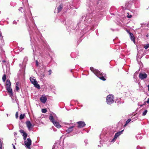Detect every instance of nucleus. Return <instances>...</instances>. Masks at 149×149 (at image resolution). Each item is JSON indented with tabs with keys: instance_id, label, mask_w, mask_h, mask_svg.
<instances>
[{
	"instance_id": "obj_51",
	"label": "nucleus",
	"mask_w": 149,
	"mask_h": 149,
	"mask_svg": "<svg viewBox=\"0 0 149 149\" xmlns=\"http://www.w3.org/2000/svg\"><path fill=\"white\" fill-rule=\"evenodd\" d=\"M3 71H5V69L4 68H3Z\"/></svg>"
},
{
	"instance_id": "obj_5",
	"label": "nucleus",
	"mask_w": 149,
	"mask_h": 149,
	"mask_svg": "<svg viewBox=\"0 0 149 149\" xmlns=\"http://www.w3.org/2000/svg\"><path fill=\"white\" fill-rule=\"evenodd\" d=\"M123 131V130L116 133L114 135V138L112 139L111 142H114L116 140L117 138L122 134Z\"/></svg>"
},
{
	"instance_id": "obj_22",
	"label": "nucleus",
	"mask_w": 149,
	"mask_h": 149,
	"mask_svg": "<svg viewBox=\"0 0 149 149\" xmlns=\"http://www.w3.org/2000/svg\"><path fill=\"white\" fill-rule=\"evenodd\" d=\"M34 86L38 89H40V86L39 85V84H33Z\"/></svg>"
},
{
	"instance_id": "obj_44",
	"label": "nucleus",
	"mask_w": 149,
	"mask_h": 149,
	"mask_svg": "<svg viewBox=\"0 0 149 149\" xmlns=\"http://www.w3.org/2000/svg\"><path fill=\"white\" fill-rule=\"evenodd\" d=\"M137 148V149H140V146H137L136 147Z\"/></svg>"
},
{
	"instance_id": "obj_39",
	"label": "nucleus",
	"mask_w": 149,
	"mask_h": 149,
	"mask_svg": "<svg viewBox=\"0 0 149 149\" xmlns=\"http://www.w3.org/2000/svg\"><path fill=\"white\" fill-rule=\"evenodd\" d=\"M13 24H17L16 21H14L13 22Z\"/></svg>"
},
{
	"instance_id": "obj_28",
	"label": "nucleus",
	"mask_w": 149,
	"mask_h": 149,
	"mask_svg": "<svg viewBox=\"0 0 149 149\" xmlns=\"http://www.w3.org/2000/svg\"><path fill=\"white\" fill-rule=\"evenodd\" d=\"M6 84H11V83L9 79H7L6 80Z\"/></svg>"
},
{
	"instance_id": "obj_15",
	"label": "nucleus",
	"mask_w": 149,
	"mask_h": 149,
	"mask_svg": "<svg viewBox=\"0 0 149 149\" xmlns=\"http://www.w3.org/2000/svg\"><path fill=\"white\" fill-rule=\"evenodd\" d=\"M74 127V126H72L68 128V129L66 130V132H67L68 133H69L72 132L73 130V128Z\"/></svg>"
},
{
	"instance_id": "obj_47",
	"label": "nucleus",
	"mask_w": 149,
	"mask_h": 149,
	"mask_svg": "<svg viewBox=\"0 0 149 149\" xmlns=\"http://www.w3.org/2000/svg\"><path fill=\"white\" fill-rule=\"evenodd\" d=\"M100 138L101 139V138H102V135H100Z\"/></svg>"
},
{
	"instance_id": "obj_31",
	"label": "nucleus",
	"mask_w": 149,
	"mask_h": 149,
	"mask_svg": "<svg viewBox=\"0 0 149 149\" xmlns=\"http://www.w3.org/2000/svg\"><path fill=\"white\" fill-rule=\"evenodd\" d=\"M127 14H128V15H127V17L128 18H131L132 17V15H129V13H127Z\"/></svg>"
},
{
	"instance_id": "obj_50",
	"label": "nucleus",
	"mask_w": 149,
	"mask_h": 149,
	"mask_svg": "<svg viewBox=\"0 0 149 149\" xmlns=\"http://www.w3.org/2000/svg\"><path fill=\"white\" fill-rule=\"evenodd\" d=\"M19 65L20 66H21V64H20Z\"/></svg>"
},
{
	"instance_id": "obj_46",
	"label": "nucleus",
	"mask_w": 149,
	"mask_h": 149,
	"mask_svg": "<svg viewBox=\"0 0 149 149\" xmlns=\"http://www.w3.org/2000/svg\"><path fill=\"white\" fill-rule=\"evenodd\" d=\"M2 62H3L4 63V62H5V60H3V61H2Z\"/></svg>"
},
{
	"instance_id": "obj_29",
	"label": "nucleus",
	"mask_w": 149,
	"mask_h": 149,
	"mask_svg": "<svg viewBox=\"0 0 149 149\" xmlns=\"http://www.w3.org/2000/svg\"><path fill=\"white\" fill-rule=\"evenodd\" d=\"M19 11H20L21 12H22V10H24L23 9V8L22 7H20L19 9Z\"/></svg>"
},
{
	"instance_id": "obj_43",
	"label": "nucleus",
	"mask_w": 149,
	"mask_h": 149,
	"mask_svg": "<svg viewBox=\"0 0 149 149\" xmlns=\"http://www.w3.org/2000/svg\"><path fill=\"white\" fill-rule=\"evenodd\" d=\"M146 102L149 103V98L148 99V100L146 101Z\"/></svg>"
},
{
	"instance_id": "obj_10",
	"label": "nucleus",
	"mask_w": 149,
	"mask_h": 149,
	"mask_svg": "<svg viewBox=\"0 0 149 149\" xmlns=\"http://www.w3.org/2000/svg\"><path fill=\"white\" fill-rule=\"evenodd\" d=\"M139 77L141 79H143L146 78L147 75L145 73H140L139 75Z\"/></svg>"
},
{
	"instance_id": "obj_35",
	"label": "nucleus",
	"mask_w": 149,
	"mask_h": 149,
	"mask_svg": "<svg viewBox=\"0 0 149 149\" xmlns=\"http://www.w3.org/2000/svg\"><path fill=\"white\" fill-rule=\"evenodd\" d=\"M15 117L16 118H17L18 117V113L17 112L15 114Z\"/></svg>"
},
{
	"instance_id": "obj_42",
	"label": "nucleus",
	"mask_w": 149,
	"mask_h": 149,
	"mask_svg": "<svg viewBox=\"0 0 149 149\" xmlns=\"http://www.w3.org/2000/svg\"><path fill=\"white\" fill-rule=\"evenodd\" d=\"M12 145H13V149H16L15 148V146H14V144H12Z\"/></svg>"
},
{
	"instance_id": "obj_38",
	"label": "nucleus",
	"mask_w": 149,
	"mask_h": 149,
	"mask_svg": "<svg viewBox=\"0 0 149 149\" xmlns=\"http://www.w3.org/2000/svg\"><path fill=\"white\" fill-rule=\"evenodd\" d=\"M36 65L37 66H38V62L37 60L36 61Z\"/></svg>"
},
{
	"instance_id": "obj_33",
	"label": "nucleus",
	"mask_w": 149,
	"mask_h": 149,
	"mask_svg": "<svg viewBox=\"0 0 149 149\" xmlns=\"http://www.w3.org/2000/svg\"><path fill=\"white\" fill-rule=\"evenodd\" d=\"M100 145H98V147L100 146V147H101V146H102V141L101 140H100Z\"/></svg>"
},
{
	"instance_id": "obj_32",
	"label": "nucleus",
	"mask_w": 149,
	"mask_h": 149,
	"mask_svg": "<svg viewBox=\"0 0 149 149\" xmlns=\"http://www.w3.org/2000/svg\"><path fill=\"white\" fill-rule=\"evenodd\" d=\"M3 36H2V34L0 33V40H1V41H2Z\"/></svg>"
},
{
	"instance_id": "obj_26",
	"label": "nucleus",
	"mask_w": 149,
	"mask_h": 149,
	"mask_svg": "<svg viewBox=\"0 0 149 149\" xmlns=\"http://www.w3.org/2000/svg\"><path fill=\"white\" fill-rule=\"evenodd\" d=\"M74 54H75V53L74 52H72L71 53V56L72 57V58H75V57H76L74 56Z\"/></svg>"
},
{
	"instance_id": "obj_8",
	"label": "nucleus",
	"mask_w": 149,
	"mask_h": 149,
	"mask_svg": "<svg viewBox=\"0 0 149 149\" xmlns=\"http://www.w3.org/2000/svg\"><path fill=\"white\" fill-rule=\"evenodd\" d=\"M19 132L23 136V139L25 141H26V137L27 136V133H26L24 130H19Z\"/></svg>"
},
{
	"instance_id": "obj_21",
	"label": "nucleus",
	"mask_w": 149,
	"mask_h": 149,
	"mask_svg": "<svg viewBox=\"0 0 149 149\" xmlns=\"http://www.w3.org/2000/svg\"><path fill=\"white\" fill-rule=\"evenodd\" d=\"M147 112V110H145L143 112L142 114V116H144L146 115Z\"/></svg>"
},
{
	"instance_id": "obj_13",
	"label": "nucleus",
	"mask_w": 149,
	"mask_h": 149,
	"mask_svg": "<svg viewBox=\"0 0 149 149\" xmlns=\"http://www.w3.org/2000/svg\"><path fill=\"white\" fill-rule=\"evenodd\" d=\"M25 67H23L22 69L21 70H19V71L20 72V73L22 74L23 76H24L25 74Z\"/></svg>"
},
{
	"instance_id": "obj_48",
	"label": "nucleus",
	"mask_w": 149,
	"mask_h": 149,
	"mask_svg": "<svg viewBox=\"0 0 149 149\" xmlns=\"http://www.w3.org/2000/svg\"><path fill=\"white\" fill-rule=\"evenodd\" d=\"M82 17H83V18H84L85 17V16H83Z\"/></svg>"
},
{
	"instance_id": "obj_23",
	"label": "nucleus",
	"mask_w": 149,
	"mask_h": 149,
	"mask_svg": "<svg viewBox=\"0 0 149 149\" xmlns=\"http://www.w3.org/2000/svg\"><path fill=\"white\" fill-rule=\"evenodd\" d=\"M6 79V74H4L2 77V79L3 81H4Z\"/></svg>"
},
{
	"instance_id": "obj_25",
	"label": "nucleus",
	"mask_w": 149,
	"mask_h": 149,
	"mask_svg": "<svg viewBox=\"0 0 149 149\" xmlns=\"http://www.w3.org/2000/svg\"><path fill=\"white\" fill-rule=\"evenodd\" d=\"M6 73H9L10 71V69L9 68H7V66H6Z\"/></svg>"
},
{
	"instance_id": "obj_27",
	"label": "nucleus",
	"mask_w": 149,
	"mask_h": 149,
	"mask_svg": "<svg viewBox=\"0 0 149 149\" xmlns=\"http://www.w3.org/2000/svg\"><path fill=\"white\" fill-rule=\"evenodd\" d=\"M149 47L148 46V44H146V45L144 46V48L145 49H147Z\"/></svg>"
},
{
	"instance_id": "obj_16",
	"label": "nucleus",
	"mask_w": 149,
	"mask_h": 149,
	"mask_svg": "<svg viewBox=\"0 0 149 149\" xmlns=\"http://www.w3.org/2000/svg\"><path fill=\"white\" fill-rule=\"evenodd\" d=\"M63 7V5L62 4H61L59 5V6L57 8L58 12L59 13L60 12Z\"/></svg>"
},
{
	"instance_id": "obj_37",
	"label": "nucleus",
	"mask_w": 149,
	"mask_h": 149,
	"mask_svg": "<svg viewBox=\"0 0 149 149\" xmlns=\"http://www.w3.org/2000/svg\"><path fill=\"white\" fill-rule=\"evenodd\" d=\"M88 140L87 139H85L84 141V142L86 144L87 143Z\"/></svg>"
},
{
	"instance_id": "obj_3",
	"label": "nucleus",
	"mask_w": 149,
	"mask_h": 149,
	"mask_svg": "<svg viewBox=\"0 0 149 149\" xmlns=\"http://www.w3.org/2000/svg\"><path fill=\"white\" fill-rule=\"evenodd\" d=\"M49 119L52 122L54 125L58 128H59L61 127V126L59 124L58 122L56 121L54 119L55 118H54L53 116L51 115H50L49 117Z\"/></svg>"
},
{
	"instance_id": "obj_24",
	"label": "nucleus",
	"mask_w": 149,
	"mask_h": 149,
	"mask_svg": "<svg viewBox=\"0 0 149 149\" xmlns=\"http://www.w3.org/2000/svg\"><path fill=\"white\" fill-rule=\"evenodd\" d=\"M47 111V110L45 109H42V111L43 113H45Z\"/></svg>"
},
{
	"instance_id": "obj_41",
	"label": "nucleus",
	"mask_w": 149,
	"mask_h": 149,
	"mask_svg": "<svg viewBox=\"0 0 149 149\" xmlns=\"http://www.w3.org/2000/svg\"><path fill=\"white\" fill-rule=\"evenodd\" d=\"M85 19H86V22H88V20L87 21H86V20H87V19H88V16H86V17H85Z\"/></svg>"
},
{
	"instance_id": "obj_12",
	"label": "nucleus",
	"mask_w": 149,
	"mask_h": 149,
	"mask_svg": "<svg viewBox=\"0 0 149 149\" xmlns=\"http://www.w3.org/2000/svg\"><path fill=\"white\" fill-rule=\"evenodd\" d=\"M30 80L32 84H38L36 80L34 77H30Z\"/></svg>"
},
{
	"instance_id": "obj_11",
	"label": "nucleus",
	"mask_w": 149,
	"mask_h": 149,
	"mask_svg": "<svg viewBox=\"0 0 149 149\" xmlns=\"http://www.w3.org/2000/svg\"><path fill=\"white\" fill-rule=\"evenodd\" d=\"M77 123L78 124V127L79 128H82L86 125L84 122L83 121H79L77 122Z\"/></svg>"
},
{
	"instance_id": "obj_4",
	"label": "nucleus",
	"mask_w": 149,
	"mask_h": 149,
	"mask_svg": "<svg viewBox=\"0 0 149 149\" xmlns=\"http://www.w3.org/2000/svg\"><path fill=\"white\" fill-rule=\"evenodd\" d=\"M24 143L27 148L29 149H31L30 146L31 144V140L30 138H28L27 140L25 141Z\"/></svg>"
},
{
	"instance_id": "obj_53",
	"label": "nucleus",
	"mask_w": 149,
	"mask_h": 149,
	"mask_svg": "<svg viewBox=\"0 0 149 149\" xmlns=\"http://www.w3.org/2000/svg\"><path fill=\"white\" fill-rule=\"evenodd\" d=\"M8 114H7V116H8Z\"/></svg>"
},
{
	"instance_id": "obj_34",
	"label": "nucleus",
	"mask_w": 149,
	"mask_h": 149,
	"mask_svg": "<svg viewBox=\"0 0 149 149\" xmlns=\"http://www.w3.org/2000/svg\"><path fill=\"white\" fill-rule=\"evenodd\" d=\"M16 90L17 91H18L19 90V88L17 86H16Z\"/></svg>"
},
{
	"instance_id": "obj_7",
	"label": "nucleus",
	"mask_w": 149,
	"mask_h": 149,
	"mask_svg": "<svg viewBox=\"0 0 149 149\" xmlns=\"http://www.w3.org/2000/svg\"><path fill=\"white\" fill-rule=\"evenodd\" d=\"M26 123L28 130L29 131L33 129V126L32 125L29 121H26Z\"/></svg>"
},
{
	"instance_id": "obj_40",
	"label": "nucleus",
	"mask_w": 149,
	"mask_h": 149,
	"mask_svg": "<svg viewBox=\"0 0 149 149\" xmlns=\"http://www.w3.org/2000/svg\"><path fill=\"white\" fill-rule=\"evenodd\" d=\"M145 104H146V102H144V104H143L140 105L139 106H140L141 107H143V105H144Z\"/></svg>"
},
{
	"instance_id": "obj_6",
	"label": "nucleus",
	"mask_w": 149,
	"mask_h": 149,
	"mask_svg": "<svg viewBox=\"0 0 149 149\" xmlns=\"http://www.w3.org/2000/svg\"><path fill=\"white\" fill-rule=\"evenodd\" d=\"M11 84H6L5 87L8 92L11 95H13V93L12 89L11 88Z\"/></svg>"
},
{
	"instance_id": "obj_18",
	"label": "nucleus",
	"mask_w": 149,
	"mask_h": 149,
	"mask_svg": "<svg viewBox=\"0 0 149 149\" xmlns=\"http://www.w3.org/2000/svg\"><path fill=\"white\" fill-rule=\"evenodd\" d=\"M25 116V115L24 114H21L19 116L20 119V120H22V119H23L24 118Z\"/></svg>"
},
{
	"instance_id": "obj_52",
	"label": "nucleus",
	"mask_w": 149,
	"mask_h": 149,
	"mask_svg": "<svg viewBox=\"0 0 149 149\" xmlns=\"http://www.w3.org/2000/svg\"><path fill=\"white\" fill-rule=\"evenodd\" d=\"M107 129V128H106V129H105V130H106V129Z\"/></svg>"
},
{
	"instance_id": "obj_36",
	"label": "nucleus",
	"mask_w": 149,
	"mask_h": 149,
	"mask_svg": "<svg viewBox=\"0 0 149 149\" xmlns=\"http://www.w3.org/2000/svg\"><path fill=\"white\" fill-rule=\"evenodd\" d=\"M48 72H49V74H48L49 75H51V74L52 73V71L51 70H49Z\"/></svg>"
},
{
	"instance_id": "obj_30",
	"label": "nucleus",
	"mask_w": 149,
	"mask_h": 149,
	"mask_svg": "<svg viewBox=\"0 0 149 149\" xmlns=\"http://www.w3.org/2000/svg\"><path fill=\"white\" fill-rule=\"evenodd\" d=\"M28 58L27 57H25L24 58V61L26 62L28 61Z\"/></svg>"
},
{
	"instance_id": "obj_45",
	"label": "nucleus",
	"mask_w": 149,
	"mask_h": 149,
	"mask_svg": "<svg viewBox=\"0 0 149 149\" xmlns=\"http://www.w3.org/2000/svg\"><path fill=\"white\" fill-rule=\"evenodd\" d=\"M147 87H148V90L149 91V84L148 85Z\"/></svg>"
},
{
	"instance_id": "obj_2",
	"label": "nucleus",
	"mask_w": 149,
	"mask_h": 149,
	"mask_svg": "<svg viewBox=\"0 0 149 149\" xmlns=\"http://www.w3.org/2000/svg\"><path fill=\"white\" fill-rule=\"evenodd\" d=\"M114 96L113 95L110 94L108 95L106 98V102L109 105H111L114 102Z\"/></svg>"
},
{
	"instance_id": "obj_9",
	"label": "nucleus",
	"mask_w": 149,
	"mask_h": 149,
	"mask_svg": "<svg viewBox=\"0 0 149 149\" xmlns=\"http://www.w3.org/2000/svg\"><path fill=\"white\" fill-rule=\"evenodd\" d=\"M40 100L42 103H45L47 100V98L46 96L44 95L42 96L40 98Z\"/></svg>"
},
{
	"instance_id": "obj_1",
	"label": "nucleus",
	"mask_w": 149,
	"mask_h": 149,
	"mask_svg": "<svg viewBox=\"0 0 149 149\" xmlns=\"http://www.w3.org/2000/svg\"><path fill=\"white\" fill-rule=\"evenodd\" d=\"M90 70L94 74L99 77L100 79L103 81L106 80L105 77L106 74L103 72H100L97 70L95 69L93 67H91L90 68Z\"/></svg>"
},
{
	"instance_id": "obj_17",
	"label": "nucleus",
	"mask_w": 149,
	"mask_h": 149,
	"mask_svg": "<svg viewBox=\"0 0 149 149\" xmlns=\"http://www.w3.org/2000/svg\"><path fill=\"white\" fill-rule=\"evenodd\" d=\"M131 4L129 3V2H127L125 3V7L126 8H128L131 7Z\"/></svg>"
},
{
	"instance_id": "obj_49",
	"label": "nucleus",
	"mask_w": 149,
	"mask_h": 149,
	"mask_svg": "<svg viewBox=\"0 0 149 149\" xmlns=\"http://www.w3.org/2000/svg\"><path fill=\"white\" fill-rule=\"evenodd\" d=\"M33 47H32V49H33V52H34L33 49Z\"/></svg>"
},
{
	"instance_id": "obj_14",
	"label": "nucleus",
	"mask_w": 149,
	"mask_h": 149,
	"mask_svg": "<svg viewBox=\"0 0 149 149\" xmlns=\"http://www.w3.org/2000/svg\"><path fill=\"white\" fill-rule=\"evenodd\" d=\"M129 34L130 36V38L131 40L133 41L134 42H135V39L134 37V36L133 34L131 33H129Z\"/></svg>"
},
{
	"instance_id": "obj_20",
	"label": "nucleus",
	"mask_w": 149,
	"mask_h": 149,
	"mask_svg": "<svg viewBox=\"0 0 149 149\" xmlns=\"http://www.w3.org/2000/svg\"><path fill=\"white\" fill-rule=\"evenodd\" d=\"M3 143L2 141L0 140V149H3Z\"/></svg>"
},
{
	"instance_id": "obj_19",
	"label": "nucleus",
	"mask_w": 149,
	"mask_h": 149,
	"mask_svg": "<svg viewBox=\"0 0 149 149\" xmlns=\"http://www.w3.org/2000/svg\"><path fill=\"white\" fill-rule=\"evenodd\" d=\"M131 121V119H128L126 121V123L125 125V126H126L128 123H129Z\"/></svg>"
}]
</instances>
